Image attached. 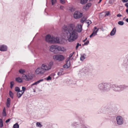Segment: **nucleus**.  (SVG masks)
Segmentation results:
<instances>
[{
	"label": "nucleus",
	"mask_w": 128,
	"mask_h": 128,
	"mask_svg": "<svg viewBox=\"0 0 128 128\" xmlns=\"http://www.w3.org/2000/svg\"><path fill=\"white\" fill-rule=\"evenodd\" d=\"M74 54V52H73L71 53L70 54L69 56V57L68 58H69L70 59V58Z\"/></svg>",
	"instance_id": "37"
},
{
	"label": "nucleus",
	"mask_w": 128,
	"mask_h": 128,
	"mask_svg": "<svg viewBox=\"0 0 128 128\" xmlns=\"http://www.w3.org/2000/svg\"><path fill=\"white\" fill-rule=\"evenodd\" d=\"M85 58V57L84 56H82L80 58V60L82 61H83Z\"/></svg>",
	"instance_id": "36"
},
{
	"label": "nucleus",
	"mask_w": 128,
	"mask_h": 128,
	"mask_svg": "<svg viewBox=\"0 0 128 128\" xmlns=\"http://www.w3.org/2000/svg\"><path fill=\"white\" fill-rule=\"evenodd\" d=\"M87 2V0H81L80 3L82 4H86Z\"/></svg>",
	"instance_id": "20"
},
{
	"label": "nucleus",
	"mask_w": 128,
	"mask_h": 128,
	"mask_svg": "<svg viewBox=\"0 0 128 128\" xmlns=\"http://www.w3.org/2000/svg\"><path fill=\"white\" fill-rule=\"evenodd\" d=\"M43 81V79H41L38 81L37 82H34V83H33L31 85V86H32L35 85H36L39 83L40 82H42Z\"/></svg>",
	"instance_id": "15"
},
{
	"label": "nucleus",
	"mask_w": 128,
	"mask_h": 128,
	"mask_svg": "<svg viewBox=\"0 0 128 128\" xmlns=\"http://www.w3.org/2000/svg\"><path fill=\"white\" fill-rule=\"evenodd\" d=\"M123 2L124 3L128 2V0H122Z\"/></svg>",
	"instance_id": "44"
},
{
	"label": "nucleus",
	"mask_w": 128,
	"mask_h": 128,
	"mask_svg": "<svg viewBox=\"0 0 128 128\" xmlns=\"http://www.w3.org/2000/svg\"><path fill=\"white\" fill-rule=\"evenodd\" d=\"M10 120V119H8V120H6V123H7Z\"/></svg>",
	"instance_id": "47"
},
{
	"label": "nucleus",
	"mask_w": 128,
	"mask_h": 128,
	"mask_svg": "<svg viewBox=\"0 0 128 128\" xmlns=\"http://www.w3.org/2000/svg\"><path fill=\"white\" fill-rule=\"evenodd\" d=\"M19 125L18 123H16L14 125L13 127L14 128H19Z\"/></svg>",
	"instance_id": "24"
},
{
	"label": "nucleus",
	"mask_w": 128,
	"mask_h": 128,
	"mask_svg": "<svg viewBox=\"0 0 128 128\" xmlns=\"http://www.w3.org/2000/svg\"><path fill=\"white\" fill-rule=\"evenodd\" d=\"M118 23V24L121 26H122L124 24V22L122 21H119Z\"/></svg>",
	"instance_id": "29"
},
{
	"label": "nucleus",
	"mask_w": 128,
	"mask_h": 128,
	"mask_svg": "<svg viewBox=\"0 0 128 128\" xmlns=\"http://www.w3.org/2000/svg\"><path fill=\"white\" fill-rule=\"evenodd\" d=\"M101 86V85H100H100L99 86V87H100V88H100V87Z\"/></svg>",
	"instance_id": "55"
},
{
	"label": "nucleus",
	"mask_w": 128,
	"mask_h": 128,
	"mask_svg": "<svg viewBox=\"0 0 128 128\" xmlns=\"http://www.w3.org/2000/svg\"><path fill=\"white\" fill-rule=\"evenodd\" d=\"M64 7L63 6H61L60 7V8L61 9H63Z\"/></svg>",
	"instance_id": "48"
},
{
	"label": "nucleus",
	"mask_w": 128,
	"mask_h": 128,
	"mask_svg": "<svg viewBox=\"0 0 128 128\" xmlns=\"http://www.w3.org/2000/svg\"><path fill=\"white\" fill-rule=\"evenodd\" d=\"M98 30V29L96 31H94L93 32L90 36V37H91L93 36H95Z\"/></svg>",
	"instance_id": "13"
},
{
	"label": "nucleus",
	"mask_w": 128,
	"mask_h": 128,
	"mask_svg": "<svg viewBox=\"0 0 128 128\" xmlns=\"http://www.w3.org/2000/svg\"><path fill=\"white\" fill-rule=\"evenodd\" d=\"M53 64V62H51L47 64H42V68L44 70H48L51 69Z\"/></svg>",
	"instance_id": "3"
},
{
	"label": "nucleus",
	"mask_w": 128,
	"mask_h": 128,
	"mask_svg": "<svg viewBox=\"0 0 128 128\" xmlns=\"http://www.w3.org/2000/svg\"><path fill=\"white\" fill-rule=\"evenodd\" d=\"M9 95L12 98L13 97V94L11 91H10L9 92Z\"/></svg>",
	"instance_id": "28"
},
{
	"label": "nucleus",
	"mask_w": 128,
	"mask_h": 128,
	"mask_svg": "<svg viewBox=\"0 0 128 128\" xmlns=\"http://www.w3.org/2000/svg\"><path fill=\"white\" fill-rule=\"evenodd\" d=\"M10 104H7V106L8 107H10Z\"/></svg>",
	"instance_id": "52"
},
{
	"label": "nucleus",
	"mask_w": 128,
	"mask_h": 128,
	"mask_svg": "<svg viewBox=\"0 0 128 128\" xmlns=\"http://www.w3.org/2000/svg\"><path fill=\"white\" fill-rule=\"evenodd\" d=\"M10 98H8L7 100V104H10Z\"/></svg>",
	"instance_id": "34"
},
{
	"label": "nucleus",
	"mask_w": 128,
	"mask_h": 128,
	"mask_svg": "<svg viewBox=\"0 0 128 128\" xmlns=\"http://www.w3.org/2000/svg\"><path fill=\"white\" fill-rule=\"evenodd\" d=\"M6 110L5 108H4L3 109L2 113V115L4 116H5L6 115Z\"/></svg>",
	"instance_id": "23"
},
{
	"label": "nucleus",
	"mask_w": 128,
	"mask_h": 128,
	"mask_svg": "<svg viewBox=\"0 0 128 128\" xmlns=\"http://www.w3.org/2000/svg\"><path fill=\"white\" fill-rule=\"evenodd\" d=\"M126 21L127 22H128V18H126Z\"/></svg>",
	"instance_id": "51"
},
{
	"label": "nucleus",
	"mask_w": 128,
	"mask_h": 128,
	"mask_svg": "<svg viewBox=\"0 0 128 128\" xmlns=\"http://www.w3.org/2000/svg\"><path fill=\"white\" fill-rule=\"evenodd\" d=\"M125 6L127 8H128V3H127L125 4Z\"/></svg>",
	"instance_id": "45"
},
{
	"label": "nucleus",
	"mask_w": 128,
	"mask_h": 128,
	"mask_svg": "<svg viewBox=\"0 0 128 128\" xmlns=\"http://www.w3.org/2000/svg\"><path fill=\"white\" fill-rule=\"evenodd\" d=\"M126 12L127 14H128V9H126Z\"/></svg>",
	"instance_id": "49"
},
{
	"label": "nucleus",
	"mask_w": 128,
	"mask_h": 128,
	"mask_svg": "<svg viewBox=\"0 0 128 128\" xmlns=\"http://www.w3.org/2000/svg\"><path fill=\"white\" fill-rule=\"evenodd\" d=\"M57 50L58 53V51H61L63 52L65 51L66 50V49L64 48L59 46H57Z\"/></svg>",
	"instance_id": "11"
},
{
	"label": "nucleus",
	"mask_w": 128,
	"mask_h": 128,
	"mask_svg": "<svg viewBox=\"0 0 128 128\" xmlns=\"http://www.w3.org/2000/svg\"><path fill=\"white\" fill-rule=\"evenodd\" d=\"M87 39V38H86L85 40H84L83 42H84Z\"/></svg>",
	"instance_id": "54"
},
{
	"label": "nucleus",
	"mask_w": 128,
	"mask_h": 128,
	"mask_svg": "<svg viewBox=\"0 0 128 128\" xmlns=\"http://www.w3.org/2000/svg\"><path fill=\"white\" fill-rule=\"evenodd\" d=\"M26 89V88L25 87H22V90H20V92H23L24 93Z\"/></svg>",
	"instance_id": "33"
},
{
	"label": "nucleus",
	"mask_w": 128,
	"mask_h": 128,
	"mask_svg": "<svg viewBox=\"0 0 128 128\" xmlns=\"http://www.w3.org/2000/svg\"><path fill=\"white\" fill-rule=\"evenodd\" d=\"M64 68H69V67L66 64L64 65Z\"/></svg>",
	"instance_id": "42"
},
{
	"label": "nucleus",
	"mask_w": 128,
	"mask_h": 128,
	"mask_svg": "<svg viewBox=\"0 0 128 128\" xmlns=\"http://www.w3.org/2000/svg\"><path fill=\"white\" fill-rule=\"evenodd\" d=\"M110 12L109 11L106 12V14L105 15V16H108L110 15Z\"/></svg>",
	"instance_id": "35"
},
{
	"label": "nucleus",
	"mask_w": 128,
	"mask_h": 128,
	"mask_svg": "<svg viewBox=\"0 0 128 128\" xmlns=\"http://www.w3.org/2000/svg\"><path fill=\"white\" fill-rule=\"evenodd\" d=\"M89 43V41H87L84 43V44L85 45H87Z\"/></svg>",
	"instance_id": "41"
},
{
	"label": "nucleus",
	"mask_w": 128,
	"mask_h": 128,
	"mask_svg": "<svg viewBox=\"0 0 128 128\" xmlns=\"http://www.w3.org/2000/svg\"><path fill=\"white\" fill-rule=\"evenodd\" d=\"M75 25L74 24H70L68 26L64 25L62 29L66 33V35L68 40L72 42L76 40L78 37V34L75 29Z\"/></svg>",
	"instance_id": "1"
},
{
	"label": "nucleus",
	"mask_w": 128,
	"mask_h": 128,
	"mask_svg": "<svg viewBox=\"0 0 128 128\" xmlns=\"http://www.w3.org/2000/svg\"><path fill=\"white\" fill-rule=\"evenodd\" d=\"M51 79V78L50 76H48L47 78V80H50Z\"/></svg>",
	"instance_id": "43"
},
{
	"label": "nucleus",
	"mask_w": 128,
	"mask_h": 128,
	"mask_svg": "<svg viewBox=\"0 0 128 128\" xmlns=\"http://www.w3.org/2000/svg\"><path fill=\"white\" fill-rule=\"evenodd\" d=\"M57 46L55 45H52L50 47V51L54 52V53L56 54L58 53L57 50Z\"/></svg>",
	"instance_id": "7"
},
{
	"label": "nucleus",
	"mask_w": 128,
	"mask_h": 128,
	"mask_svg": "<svg viewBox=\"0 0 128 128\" xmlns=\"http://www.w3.org/2000/svg\"><path fill=\"white\" fill-rule=\"evenodd\" d=\"M63 72V70L62 69L60 70L59 72L58 73V76H61L62 74V73Z\"/></svg>",
	"instance_id": "19"
},
{
	"label": "nucleus",
	"mask_w": 128,
	"mask_h": 128,
	"mask_svg": "<svg viewBox=\"0 0 128 128\" xmlns=\"http://www.w3.org/2000/svg\"><path fill=\"white\" fill-rule=\"evenodd\" d=\"M3 126V123L2 119H0V127L2 128Z\"/></svg>",
	"instance_id": "26"
},
{
	"label": "nucleus",
	"mask_w": 128,
	"mask_h": 128,
	"mask_svg": "<svg viewBox=\"0 0 128 128\" xmlns=\"http://www.w3.org/2000/svg\"><path fill=\"white\" fill-rule=\"evenodd\" d=\"M79 46H80L81 44H80L79 43H78L76 48V50L78 49Z\"/></svg>",
	"instance_id": "38"
},
{
	"label": "nucleus",
	"mask_w": 128,
	"mask_h": 128,
	"mask_svg": "<svg viewBox=\"0 0 128 128\" xmlns=\"http://www.w3.org/2000/svg\"><path fill=\"white\" fill-rule=\"evenodd\" d=\"M15 90L16 92H18L20 91V88H19L18 87H15Z\"/></svg>",
	"instance_id": "31"
},
{
	"label": "nucleus",
	"mask_w": 128,
	"mask_h": 128,
	"mask_svg": "<svg viewBox=\"0 0 128 128\" xmlns=\"http://www.w3.org/2000/svg\"><path fill=\"white\" fill-rule=\"evenodd\" d=\"M97 29V28L96 27V26H95L94 27V31H95V30H96Z\"/></svg>",
	"instance_id": "50"
},
{
	"label": "nucleus",
	"mask_w": 128,
	"mask_h": 128,
	"mask_svg": "<svg viewBox=\"0 0 128 128\" xmlns=\"http://www.w3.org/2000/svg\"><path fill=\"white\" fill-rule=\"evenodd\" d=\"M116 32V29L115 28H114L110 33V34L111 36L114 35Z\"/></svg>",
	"instance_id": "12"
},
{
	"label": "nucleus",
	"mask_w": 128,
	"mask_h": 128,
	"mask_svg": "<svg viewBox=\"0 0 128 128\" xmlns=\"http://www.w3.org/2000/svg\"><path fill=\"white\" fill-rule=\"evenodd\" d=\"M14 84V82H12L10 83V87L11 88H12Z\"/></svg>",
	"instance_id": "32"
},
{
	"label": "nucleus",
	"mask_w": 128,
	"mask_h": 128,
	"mask_svg": "<svg viewBox=\"0 0 128 128\" xmlns=\"http://www.w3.org/2000/svg\"><path fill=\"white\" fill-rule=\"evenodd\" d=\"M82 29V26L80 24L77 25L76 27V31L78 32H80Z\"/></svg>",
	"instance_id": "9"
},
{
	"label": "nucleus",
	"mask_w": 128,
	"mask_h": 128,
	"mask_svg": "<svg viewBox=\"0 0 128 128\" xmlns=\"http://www.w3.org/2000/svg\"><path fill=\"white\" fill-rule=\"evenodd\" d=\"M45 39L47 42L50 43H59L60 42L58 38H55L50 34H48L46 36Z\"/></svg>",
	"instance_id": "2"
},
{
	"label": "nucleus",
	"mask_w": 128,
	"mask_h": 128,
	"mask_svg": "<svg viewBox=\"0 0 128 128\" xmlns=\"http://www.w3.org/2000/svg\"><path fill=\"white\" fill-rule=\"evenodd\" d=\"M24 78L26 80H29V78H28V76L25 74H24L23 76Z\"/></svg>",
	"instance_id": "22"
},
{
	"label": "nucleus",
	"mask_w": 128,
	"mask_h": 128,
	"mask_svg": "<svg viewBox=\"0 0 128 128\" xmlns=\"http://www.w3.org/2000/svg\"><path fill=\"white\" fill-rule=\"evenodd\" d=\"M7 50V47L5 45H0V50L2 51H5Z\"/></svg>",
	"instance_id": "10"
},
{
	"label": "nucleus",
	"mask_w": 128,
	"mask_h": 128,
	"mask_svg": "<svg viewBox=\"0 0 128 128\" xmlns=\"http://www.w3.org/2000/svg\"><path fill=\"white\" fill-rule=\"evenodd\" d=\"M102 0H99V1L98 2V3H100L101 2Z\"/></svg>",
	"instance_id": "53"
},
{
	"label": "nucleus",
	"mask_w": 128,
	"mask_h": 128,
	"mask_svg": "<svg viewBox=\"0 0 128 128\" xmlns=\"http://www.w3.org/2000/svg\"><path fill=\"white\" fill-rule=\"evenodd\" d=\"M116 120L117 124L119 125L122 124L124 122V119L122 117L118 116L116 118Z\"/></svg>",
	"instance_id": "4"
},
{
	"label": "nucleus",
	"mask_w": 128,
	"mask_h": 128,
	"mask_svg": "<svg viewBox=\"0 0 128 128\" xmlns=\"http://www.w3.org/2000/svg\"><path fill=\"white\" fill-rule=\"evenodd\" d=\"M44 72L42 68H38L35 71V73L36 74H44Z\"/></svg>",
	"instance_id": "8"
},
{
	"label": "nucleus",
	"mask_w": 128,
	"mask_h": 128,
	"mask_svg": "<svg viewBox=\"0 0 128 128\" xmlns=\"http://www.w3.org/2000/svg\"><path fill=\"white\" fill-rule=\"evenodd\" d=\"M82 16V14L79 11H76L74 14V16L76 19H78L81 18Z\"/></svg>",
	"instance_id": "6"
},
{
	"label": "nucleus",
	"mask_w": 128,
	"mask_h": 128,
	"mask_svg": "<svg viewBox=\"0 0 128 128\" xmlns=\"http://www.w3.org/2000/svg\"><path fill=\"white\" fill-rule=\"evenodd\" d=\"M86 19L87 18L86 17L83 16L81 20V22L82 23H83L86 20Z\"/></svg>",
	"instance_id": "18"
},
{
	"label": "nucleus",
	"mask_w": 128,
	"mask_h": 128,
	"mask_svg": "<svg viewBox=\"0 0 128 128\" xmlns=\"http://www.w3.org/2000/svg\"><path fill=\"white\" fill-rule=\"evenodd\" d=\"M86 22L88 24V26L92 22L91 21L89 20H86Z\"/></svg>",
	"instance_id": "27"
},
{
	"label": "nucleus",
	"mask_w": 128,
	"mask_h": 128,
	"mask_svg": "<svg viewBox=\"0 0 128 128\" xmlns=\"http://www.w3.org/2000/svg\"><path fill=\"white\" fill-rule=\"evenodd\" d=\"M16 80L17 82H22V80L21 78L19 77L16 78Z\"/></svg>",
	"instance_id": "17"
},
{
	"label": "nucleus",
	"mask_w": 128,
	"mask_h": 128,
	"mask_svg": "<svg viewBox=\"0 0 128 128\" xmlns=\"http://www.w3.org/2000/svg\"><path fill=\"white\" fill-rule=\"evenodd\" d=\"M19 72L22 74H23L25 72V70L24 69H20L19 70Z\"/></svg>",
	"instance_id": "21"
},
{
	"label": "nucleus",
	"mask_w": 128,
	"mask_h": 128,
	"mask_svg": "<svg viewBox=\"0 0 128 128\" xmlns=\"http://www.w3.org/2000/svg\"><path fill=\"white\" fill-rule=\"evenodd\" d=\"M23 93H24L22 92H20V91L18 92L17 94V97L18 98H20L22 95Z\"/></svg>",
	"instance_id": "14"
},
{
	"label": "nucleus",
	"mask_w": 128,
	"mask_h": 128,
	"mask_svg": "<svg viewBox=\"0 0 128 128\" xmlns=\"http://www.w3.org/2000/svg\"><path fill=\"white\" fill-rule=\"evenodd\" d=\"M36 126L37 127L39 128H41L42 126L39 122H38L36 123Z\"/></svg>",
	"instance_id": "25"
},
{
	"label": "nucleus",
	"mask_w": 128,
	"mask_h": 128,
	"mask_svg": "<svg viewBox=\"0 0 128 128\" xmlns=\"http://www.w3.org/2000/svg\"><path fill=\"white\" fill-rule=\"evenodd\" d=\"M117 17H120L122 16V15L120 14H118L117 15Z\"/></svg>",
	"instance_id": "46"
},
{
	"label": "nucleus",
	"mask_w": 128,
	"mask_h": 128,
	"mask_svg": "<svg viewBox=\"0 0 128 128\" xmlns=\"http://www.w3.org/2000/svg\"><path fill=\"white\" fill-rule=\"evenodd\" d=\"M60 2L61 3L64 4L65 2V0H60Z\"/></svg>",
	"instance_id": "39"
},
{
	"label": "nucleus",
	"mask_w": 128,
	"mask_h": 128,
	"mask_svg": "<svg viewBox=\"0 0 128 128\" xmlns=\"http://www.w3.org/2000/svg\"><path fill=\"white\" fill-rule=\"evenodd\" d=\"M56 2V0H52V4L53 5Z\"/></svg>",
	"instance_id": "30"
},
{
	"label": "nucleus",
	"mask_w": 128,
	"mask_h": 128,
	"mask_svg": "<svg viewBox=\"0 0 128 128\" xmlns=\"http://www.w3.org/2000/svg\"><path fill=\"white\" fill-rule=\"evenodd\" d=\"M69 60V58H67L66 60V64L69 67L70 66V63Z\"/></svg>",
	"instance_id": "16"
},
{
	"label": "nucleus",
	"mask_w": 128,
	"mask_h": 128,
	"mask_svg": "<svg viewBox=\"0 0 128 128\" xmlns=\"http://www.w3.org/2000/svg\"><path fill=\"white\" fill-rule=\"evenodd\" d=\"M91 6V4L90 3H88L86 5V7H90Z\"/></svg>",
	"instance_id": "40"
},
{
	"label": "nucleus",
	"mask_w": 128,
	"mask_h": 128,
	"mask_svg": "<svg viewBox=\"0 0 128 128\" xmlns=\"http://www.w3.org/2000/svg\"><path fill=\"white\" fill-rule=\"evenodd\" d=\"M54 59L58 60L59 61H62L64 58V56L62 55L58 54L53 56Z\"/></svg>",
	"instance_id": "5"
}]
</instances>
